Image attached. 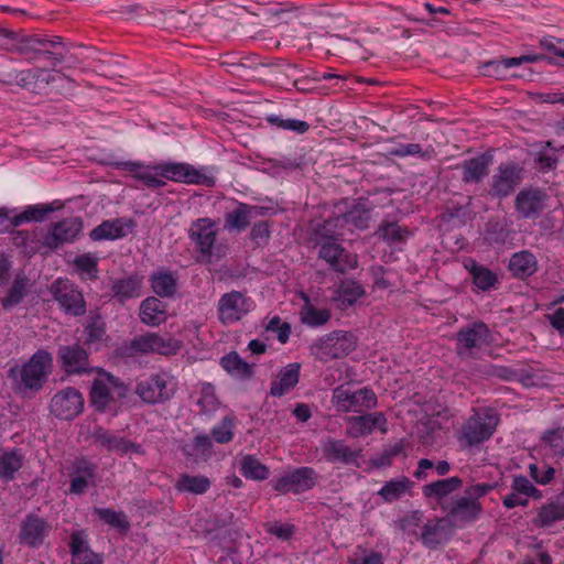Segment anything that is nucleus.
I'll use <instances>...</instances> for the list:
<instances>
[{"instance_id": "10", "label": "nucleus", "mask_w": 564, "mask_h": 564, "mask_svg": "<svg viewBox=\"0 0 564 564\" xmlns=\"http://www.w3.org/2000/svg\"><path fill=\"white\" fill-rule=\"evenodd\" d=\"M332 403L339 412L361 413L377 405V395L369 388L351 391L339 386L333 390Z\"/></svg>"}, {"instance_id": "33", "label": "nucleus", "mask_w": 564, "mask_h": 564, "mask_svg": "<svg viewBox=\"0 0 564 564\" xmlns=\"http://www.w3.org/2000/svg\"><path fill=\"white\" fill-rule=\"evenodd\" d=\"M562 520H564V494L543 505L533 523L539 528H547Z\"/></svg>"}, {"instance_id": "53", "label": "nucleus", "mask_w": 564, "mask_h": 564, "mask_svg": "<svg viewBox=\"0 0 564 564\" xmlns=\"http://www.w3.org/2000/svg\"><path fill=\"white\" fill-rule=\"evenodd\" d=\"M196 404L204 413H213L218 409L219 401L215 392V387L212 383L205 382L200 386Z\"/></svg>"}, {"instance_id": "27", "label": "nucleus", "mask_w": 564, "mask_h": 564, "mask_svg": "<svg viewBox=\"0 0 564 564\" xmlns=\"http://www.w3.org/2000/svg\"><path fill=\"white\" fill-rule=\"evenodd\" d=\"M323 455L329 463L355 464L360 457V451H354L341 440L328 438L323 443Z\"/></svg>"}, {"instance_id": "51", "label": "nucleus", "mask_w": 564, "mask_h": 564, "mask_svg": "<svg viewBox=\"0 0 564 564\" xmlns=\"http://www.w3.org/2000/svg\"><path fill=\"white\" fill-rule=\"evenodd\" d=\"M336 221L340 223V227L350 225L358 229H365L368 227L369 214L361 207H354L350 210L337 215Z\"/></svg>"}, {"instance_id": "49", "label": "nucleus", "mask_w": 564, "mask_h": 564, "mask_svg": "<svg viewBox=\"0 0 564 564\" xmlns=\"http://www.w3.org/2000/svg\"><path fill=\"white\" fill-rule=\"evenodd\" d=\"M73 264L83 279H98V258L95 254H80L73 260Z\"/></svg>"}, {"instance_id": "36", "label": "nucleus", "mask_w": 564, "mask_h": 564, "mask_svg": "<svg viewBox=\"0 0 564 564\" xmlns=\"http://www.w3.org/2000/svg\"><path fill=\"white\" fill-rule=\"evenodd\" d=\"M304 305L300 311V321L302 324L317 328L326 325L332 318L329 308H318L311 303L310 296L304 292L301 293Z\"/></svg>"}, {"instance_id": "20", "label": "nucleus", "mask_w": 564, "mask_h": 564, "mask_svg": "<svg viewBox=\"0 0 564 564\" xmlns=\"http://www.w3.org/2000/svg\"><path fill=\"white\" fill-rule=\"evenodd\" d=\"M521 169L514 164H500L491 178L490 195L507 197L521 181Z\"/></svg>"}, {"instance_id": "34", "label": "nucleus", "mask_w": 564, "mask_h": 564, "mask_svg": "<svg viewBox=\"0 0 564 564\" xmlns=\"http://www.w3.org/2000/svg\"><path fill=\"white\" fill-rule=\"evenodd\" d=\"M508 269L514 278H529L538 271L536 257L529 250L516 252L510 257Z\"/></svg>"}, {"instance_id": "28", "label": "nucleus", "mask_w": 564, "mask_h": 564, "mask_svg": "<svg viewBox=\"0 0 564 564\" xmlns=\"http://www.w3.org/2000/svg\"><path fill=\"white\" fill-rule=\"evenodd\" d=\"M300 369L301 366L297 362H292L283 367L279 371L276 379L270 384V394L280 398L289 393L299 383Z\"/></svg>"}, {"instance_id": "38", "label": "nucleus", "mask_w": 564, "mask_h": 564, "mask_svg": "<svg viewBox=\"0 0 564 564\" xmlns=\"http://www.w3.org/2000/svg\"><path fill=\"white\" fill-rule=\"evenodd\" d=\"M462 486L463 480L458 476H453L424 485L422 491L426 498H435L441 500L458 490Z\"/></svg>"}, {"instance_id": "15", "label": "nucleus", "mask_w": 564, "mask_h": 564, "mask_svg": "<svg viewBox=\"0 0 564 564\" xmlns=\"http://www.w3.org/2000/svg\"><path fill=\"white\" fill-rule=\"evenodd\" d=\"M319 246L318 257L323 259L332 270L345 273L357 267V257L348 252L340 243L333 240L321 241L317 240Z\"/></svg>"}, {"instance_id": "6", "label": "nucleus", "mask_w": 564, "mask_h": 564, "mask_svg": "<svg viewBox=\"0 0 564 564\" xmlns=\"http://www.w3.org/2000/svg\"><path fill=\"white\" fill-rule=\"evenodd\" d=\"M177 390L176 379L167 371L160 370L138 381L135 393L149 404L164 403L173 398Z\"/></svg>"}, {"instance_id": "23", "label": "nucleus", "mask_w": 564, "mask_h": 564, "mask_svg": "<svg viewBox=\"0 0 564 564\" xmlns=\"http://www.w3.org/2000/svg\"><path fill=\"white\" fill-rule=\"evenodd\" d=\"M375 430L387 433V419L383 413L375 412L348 419L347 434L358 438L371 434Z\"/></svg>"}, {"instance_id": "56", "label": "nucleus", "mask_w": 564, "mask_h": 564, "mask_svg": "<svg viewBox=\"0 0 564 564\" xmlns=\"http://www.w3.org/2000/svg\"><path fill=\"white\" fill-rule=\"evenodd\" d=\"M234 429L235 419L232 416H225L212 429L210 434L217 443L226 444L234 438Z\"/></svg>"}, {"instance_id": "2", "label": "nucleus", "mask_w": 564, "mask_h": 564, "mask_svg": "<svg viewBox=\"0 0 564 564\" xmlns=\"http://www.w3.org/2000/svg\"><path fill=\"white\" fill-rule=\"evenodd\" d=\"M53 357L44 349H39L20 368L10 369V377L19 392L34 393L40 391L52 371Z\"/></svg>"}, {"instance_id": "45", "label": "nucleus", "mask_w": 564, "mask_h": 564, "mask_svg": "<svg viewBox=\"0 0 564 564\" xmlns=\"http://www.w3.org/2000/svg\"><path fill=\"white\" fill-rule=\"evenodd\" d=\"M240 471L243 477L252 480H264L269 477V468L252 455L241 458Z\"/></svg>"}, {"instance_id": "16", "label": "nucleus", "mask_w": 564, "mask_h": 564, "mask_svg": "<svg viewBox=\"0 0 564 564\" xmlns=\"http://www.w3.org/2000/svg\"><path fill=\"white\" fill-rule=\"evenodd\" d=\"M83 394L73 387L57 392L50 404L51 413L61 420H73L83 412Z\"/></svg>"}, {"instance_id": "43", "label": "nucleus", "mask_w": 564, "mask_h": 564, "mask_svg": "<svg viewBox=\"0 0 564 564\" xmlns=\"http://www.w3.org/2000/svg\"><path fill=\"white\" fill-rule=\"evenodd\" d=\"M29 289V279L24 274H18L8 290L4 297L0 299V304L4 310H10L20 304L26 295Z\"/></svg>"}, {"instance_id": "19", "label": "nucleus", "mask_w": 564, "mask_h": 564, "mask_svg": "<svg viewBox=\"0 0 564 564\" xmlns=\"http://www.w3.org/2000/svg\"><path fill=\"white\" fill-rule=\"evenodd\" d=\"M547 198L549 196L544 191L521 189L514 200L516 210L521 218H536L544 210Z\"/></svg>"}, {"instance_id": "52", "label": "nucleus", "mask_w": 564, "mask_h": 564, "mask_svg": "<svg viewBox=\"0 0 564 564\" xmlns=\"http://www.w3.org/2000/svg\"><path fill=\"white\" fill-rule=\"evenodd\" d=\"M213 443L207 434H200L193 438L192 443L186 445L184 453L195 458H207L212 455Z\"/></svg>"}, {"instance_id": "42", "label": "nucleus", "mask_w": 564, "mask_h": 564, "mask_svg": "<svg viewBox=\"0 0 564 564\" xmlns=\"http://www.w3.org/2000/svg\"><path fill=\"white\" fill-rule=\"evenodd\" d=\"M210 488V480L206 476L182 474L175 482V489L180 492L203 495Z\"/></svg>"}, {"instance_id": "47", "label": "nucleus", "mask_w": 564, "mask_h": 564, "mask_svg": "<svg viewBox=\"0 0 564 564\" xmlns=\"http://www.w3.org/2000/svg\"><path fill=\"white\" fill-rule=\"evenodd\" d=\"M378 234L390 245L402 243L410 237V231L406 227H402L397 223L387 221L380 225Z\"/></svg>"}, {"instance_id": "44", "label": "nucleus", "mask_w": 564, "mask_h": 564, "mask_svg": "<svg viewBox=\"0 0 564 564\" xmlns=\"http://www.w3.org/2000/svg\"><path fill=\"white\" fill-rule=\"evenodd\" d=\"M421 540L429 549H436L445 541L443 520L429 521L422 528Z\"/></svg>"}, {"instance_id": "50", "label": "nucleus", "mask_w": 564, "mask_h": 564, "mask_svg": "<svg viewBox=\"0 0 564 564\" xmlns=\"http://www.w3.org/2000/svg\"><path fill=\"white\" fill-rule=\"evenodd\" d=\"M17 78L20 86L30 90H35L36 84L39 82L48 84L51 80H53V75L46 69L34 68L22 70Z\"/></svg>"}, {"instance_id": "41", "label": "nucleus", "mask_w": 564, "mask_h": 564, "mask_svg": "<svg viewBox=\"0 0 564 564\" xmlns=\"http://www.w3.org/2000/svg\"><path fill=\"white\" fill-rule=\"evenodd\" d=\"M24 456L19 448L0 454V478L12 480L15 473L22 467Z\"/></svg>"}, {"instance_id": "17", "label": "nucleus", "mask_w": 564, "mask_h": 564, "mask_svg": "<svg viewBox=\"0 0 564 564\" xmlns=\"http://www.w3.org/2000/svg\"><path fill=\"white\" fill-rule=\"evenodd\" d=\"M83 224L78 218H65L51 226L50 231L43 237L42 245L51 250L59 246L73 242L82 231Z\"/></svg>"}, {"instance_id": "29", "label": "nucleus", "mask_w": 564, "mask_h": 564, "mask_svg": "<svg viewBox=\"0 0 564 564\" xmlns=\"http://www.w3.org/2000/svg\"><path fill=\"white\" fill-rule=\"evenodd\" d=\"M366 295L364 286L351 279L343 280L334 292L333 302L337 303L338 307L346 310L355 305L359 299Z\"/></svg>"}, {"instance_id": "40", "label": "nucleus", "mask_w": 564, "mask_h": 564, "mask_svg": "<svg viewBox=\"0 0 564 564\" xmlns=\"http://www.w3.org/2000/svg\"><path fill=\"white\" fill-rule=\"evenodd\" d=\"M412 486L413 481L408 477L402 476L400 478L387 481L378 491V495L384 502L390 503L403 497L408 491L411 490Z\"/></svg>"}, {"instance_id": "11", "label": "nucleus", "mask_w": 564, "mask_h": 564, "mask_svg": "<svg viewBox=\"0 0 564 564\" xmlns=\"http://www.w3.org/2000/svg\"><path fill=\"white\" fill-rule=\"evenodd\" d=\"M182 348V341L169 334L145 333L135 336L131 341L129 349L133 354L150 355L159 354L163 356H174Z\"/></svg>"}, {"instance_id": "37", "label": "nucleus", "mask_w": 564, "mask_h": 564, "mask_svg": "<svg viewBox=\"0 0 564 564\" xmlns=\"http://www.w3.org/2000/svg\"><path fill=\"white\" fill-rule=\"evenodd\" d=\"M150 282L153 292L160 297H172L177 291V278L167 270L153 272Z\"/></svg>"}, {"instance_id": "14", "label": "nucleus", "mask_w": 564, "mask_h": 564, "mask_svg": "<svg viewBox=\"0 0 564 564\" xmlns=\"http://www.w3.org/2000/svg\"><path fill=\"white\" fill-rule=\"evenodd\" d=\"M50 292L65 314L77 317L86 313V301L82 291L68 279L55 280Z\"/></svg>"}, {"instance_id": "59", "label": "nucleus", "mask_w": 564, "mask_h": 564, "mask_svg": "<svg viewBox=\"0 0 564 564\" xmlns=\"http://www.w3.org/2000/svg\"><path fill=\"white\" fill-rule=\"evenodd\" d=\"M341 228L340 223L336 221V216L325 220L322 225H318L314 230V240L317 243V240H333L337 241V235H339L335 229Z\"/></svg>"}, {"instance_id": "60", "label": "nucleus", "mask_w": 564, "mask_h": 564, "mask_svg": "<svg viewBox=\"0 0 564 564\" xmlns=\"http://www.w3.org/2000/svg\"><path fill=\"white\" fill-rule=\"evenodd\" d=\"M542 440L553 449L554 455L564 456V429L546 431Z\"/></svg>"}, {"instance_id": "8", "label": "nucleus", "mask_w": 564, "mask_h": 564, "mask_svg": "<svg viewBox=\"0 0 564 564\" xmlns=\"http://www.w3.org/2000/svg\"><path fill=\"white\" fill-rule=\"evenodd\" d=\"M188 238L198 251L199 258L205 263H212L216 252L218 235L217 223L208 217L197 218L191 223L187 230Z\"/></svg>"}, {"instance_id": "48", "label": "nucleus", "mask_w": 564, "mask_h": 564, "mask_svg": "<svg viewBox=\"0 0 564 564\" xmlns=\"http://www.w3.org/2000/svg\"><path fill=\"white\" fill-rule=\"evenodd\" d=\"M40 230H15L12 231V243L23 248L25 252H36L40 248Z\"/></svg>"}, {"instance_id": "35", "label": "nucleus", "mask_w": 564, "mask_h": 564, "mask_svg": "<svg viewBox=\"0 0 564 564\" xmlns=\"http://www.w3.org/2000/svg\"><path fill=\"white\" fill-rule=\"evenodd\" d=\"M139 316L145 325L159 326L166 321V304L158 297H147L141 302Z\"/></svg>"}, {"instance_id": "58", "label": "nucleus", "mask_w": 564, "mask_h": 564, "mask_svg": "<svg viewBox=\"0 0 564 564\" xmlns=\"http://www.w3.org/2000/svg\"><path fill=\"white\" fill-rule=\"evenodd\" d=\"M511 490L535 500L542 498L541 490H539L525 476L522 475L513 477Z\"/></svg>"}, {"instance_id": "12", "label": "nucleus", "mask_w": 564, "mask_h": 564, "mask_svg": "<svg viewBox=\"0 0 564 564\" xmlns=\"http://www.w3.org/2000/svg\"><path fill=\"white\" fill-rule=\"evenodd\" d=\"M490 332L482 322L463 327L456 334V352L462 359L476 358L479 350L489 344Z\"/></svg>"}, {"instance_id": "4", "label": "nucleus", "mask_w": 564, "mask_h": 564, "mask_svg": "<svg viewBox=\"0 0 564 564\" xmlns=\"http://www.w3.org/2000/svg\"><path fill=\"white\" fill-rule=\"evenodd\" d=\"M495 485L491 484H476L465 489V496L458 498L448 510L447 517L451 521L464 525L477 521L484 508L480 498L488 495Z\"/></svg>"}, {"instance_id": "3", "label": "nucleus", "mask_w": 564, "mask_h": 564, "mask_svg": "<svg viewBox=\"0 0 564 564\" xmlns=\"http://www.w3.org/2000/svg\"><path fill=\"white\" fill-rule=\"evenodd\" d=\"M499 421L498 413L491 408L473 410V414L456 433V440L460 448L464 451L471 449L490 440Z\"/></svg>"}, {"instance_id": "61", "label": "nucleus", "mask_w": 564, "mask_h": 564, "mask_svg": "<svg viewBox=\"0 0 564 564\" xmlns=\"http://www.w3.org/2000/svg\"><path fill=\"white\" fill-rule=\"evenodd\" d=\"M530 476L540 485L549 484L555 475V469L551 466L543 465L540 467L536 464L529 466Z\"/></svg>"}, {"instance_id": "5", "label": "nucleus", "mask_w": 564, "mask_h": 564, "mask_svg": "<svg viewBox=\"0 0 564 564\" xmlns=\"http://www.w3.org/2000/svg\"><path fill=\"white\" fill-rule=\"evenodd\" d=\"M128 392V387L119 378L98 368L91 382L89 399L97 411L104 412L112 403L124 399Z\"/></svg>"}, {"instance_id": "54", "label": "nucleus", "mask_w": 564, "mask_h": 564, "mask_svg": "<svg viewBox=\"0 0 564 564\" xmlns=\"http://www.w3.org/2000/svg\"><path fill=\"white\" fill-rule=\"evenodd\" d=\"M249 225L246 203H239L235 210L225 215V227L229 230L243 231Z\"/></svg>"}, {"instance_id": "64", "label": "nucleus", "mask_w": 564, "mask_h": 564, "mask_svg": "<svg viewBox=\"0 0 564 564\" xmlns=\"http://www.w3.org/2000/svg\"><path fill=\"white\" fill-rule=\"evenodd\" d=\"M85 334H86V343L88 345H94V344H97V343H100L104 340L106 330H105L104 325L100 322L94 321L86 326Z\"/></svg>"}, {"instance_id": "39", "label": "nucleus", "mask_w": 564, "mask_h": 564, "mask_svg": "<svg viewBox=\"0 0 564 564\" xmlns=\"http://www.w3.org/2000/svg\"><path fill=\"white\" fill-rule=\"evenodd\" d=\"M69 546L73 564H102V558L89 550L77 534L72 535Z\"/></svg>"}, {"instance_id": "21", "label": "nucleus", "mask_w": 564, "mask_h": 564, "mask_svg": "<svg viewBox=\"0 0 564 564\" xmlns=\"http://www.w3.org/2000/svg\"><path fill=\"white\" fill-rule=\"evenodd\" d=\"M51 531L50 524L36 514H28L21 523L19 539L22 544L39 547Z\"/></svg>"}, {"instance_id": "9", "label": "nucleus", "mask_w": 564, "mask_h": 564, "mask_svg": "<svg viewBox=\"0 0 564 564\" xmlns=\"http://www.w3.org/2000/svg\"><path fill=\"white\" fill-rule=\"evenodd\" d=\"M319 479L317 471L308 466L295 467L274 477L272 488L282 494L300 495L313 489Z\"/></svg>"}, {"instance_id": "13", "label": "nucleus", "mask_w": 564, "mask_h": 564, "mask_svg": "<svg viewBox=\"0 0 564 564\" xmlns=\"http://www.w3.org/2000/svg\"><path fill=\"white\" fill-rule=\"evenodd\" d=\"M254 308V302L240 291H230L220 296L217 304L218 321L232 325L241 321Z\"/></svg>"}, {"instance_id": "46", "label": "nucleus", "mask_w": 564, "mask_h": 564, "mask_svg": "<svg viewBox=\"0 0 564 564\" xmlns=\"http://www.w3.org/2000/svg\"><path fill=\"white\" fill-rule=\"evenodd\" d=\"M221 367L231 376L246 379L251 376V367L237 352H230L220 359Z\"/></svg>"}, {"instance_id": "1", "label": "nucleus", "mask_w": 564, "mask_h": 564, "mask_svg": "<svg viewBox=\"0 0 564 564\" xmlns=\"http://www.w3.org/2000/svg\"><path fill=\"white\" fill-rule=\"evenodd\" d=\"M113 166L118 170L133 173L134 178L141 181L150 188L163 187L165 185L163 178L207 187H213L216 184L214 167L203 166L197 169L184 162H167L154 166H145L140 162L121 161L113 163Z\"/></svg>"}, {"instance_id": "26", "label": "nucleus", "mask_w": 564, "mask_h": 564, "mask_svg": "<svg viewBox=\"0 0 564 564\" xmlns=\"http://www.w3.org/2000/svg\"><path fill=\"white\" fill-rule=\"evenodd\" d=\"M61 207L62 204L58 200L51 204L29 205L22 213L11 218L9 217V227L15 228L31 221L42 223L45 220L48 214L59 209Z\"/></svg>"}, {"instance_id": "63", "label": "nucleus", "mask_w": 564, "mask_h": 564, "mask_svg": "<svg viewBox=\"0 0 564 564\" xmlns=\"http://www.w3.org/2000/svg\"><path fill=\"white\" fill-rule=\"evenodd\" d=\"M535 163L540 171H551L557 164V155L553 149H545L536 154Z\"/></svg>"}, {"instance_id": "7", "label": "nucleus", "mask_w": 564, "mask_h": 564, "mask_svg": "<svg viewBox=\"0 0 564 564\" xmlns=\"http://www.w3.org/2000/svg\"><path fill=\"white\" fill-rule=\"evenodd\" d=\"M357 345V339L350 332L334 330L324 335L311 347V354L321 361L341 358L350 354Z\"/></svg>"}, {"instance_id": "18", "label": "nucleus", "mask_w": 564, "mask_h": 564, "mask_svg": "<svg viewBox=\"0 0 564 564\" xmlns=\"http://www.w3.org/2000/svg\"><path fill=\"white\" fill-rule=\"evenodd\" d=\"M69 478V492L83 495L96 485L97 465L85 457L76 458L70 466Z\"/></svg>"}, {"instance_id": "31", "label": "nucleus", "mask_w": 564, "mask_h": 564, "mask_svg": "<svg viewBox=\"0 0 564 564\" xmlns=\"http://www.w3.org/2000/svg\"><path fill=\"white\" fill-rule=\"evenodd\" d=\"M491 161V156L487 154L465 160L460 164L463 182L467 184L481 182L488 175Z\"/></svg>"}, {"instance_id": "57", "label": "nucleus", "mask_w": 564, "mask_h": 564, "mask_svg": "<svg viewBox=\"0 0 564 564\" xmlns=\"http://www.w3.org/2000/svg\"><path fill=\"white\" fill-rule=\"evenodd\" d=\"M267 121L272 126L283 130H291L300 134L305 133L310 129V124L306 121L297 119H283L276 115L269 116Z\"/></svg>"}, {"instance_id": "30", "label": "nucleus", "mask_w": 564, "mask_h": 564, "mask_svg": "<svg viewBox=\"0 0 564 564\" xmlns=\"http://www.w3.org/2000/svg\"><path fill=\"white\" fill-rule=\"evenodd\" d=\"M464 267L471 275L473 283L479 291L487 292L497 288L499 282L498 275L489 268L479 264L471 258L464 261Z\"/></svg>"}, {"instance_id": "24", "label": "nucleus", "mask_w": 564, "mask_h": 564, "mask_svg": "<svg viewBox=\"0 0 564 564\" xmlns=\"http://www.w3.org/2000/svg\"><path fill=\"white\" fill-rule=\"evenodd\" d=\"M93 437L96 443L108 452L116 453L118 455H127L130 453L142 454V449L139 444L132 443L104 427H97L93 433Z\"/></svg>"}, {"instance_id": "25", "label": "nucleus", "mask_w": 564, "mask_h": 564, "mask_svg": "<svg viewBox=\"0 0 564 564\" xmlns=\"http://www.w3.org/2000/svg\"><path fill=\"white\" fill-rule=\"evenodd\" d=\"M143 275L133 272L127 276L116 279L111 284L113 297L121 304L131 299L141 296Z\"/></svg>"}, {"instance_id": "55", "label": "nucleus", "mask_w": 564, "mask_h": 564, "mask_svg": "<svg viewBox=\"0 0 564 564\" xmlns=\"http://www.w3.org/2000/svg\"><path fill=\"white\" fill-rule=\"evenodd\" d=\"M94 512L100 520L113 528L120 530H127L129 528V521L121 511L117 512L110 508H95Z\"/></svg>"}, {"instance_id": "32", "label": "nucleus", "mask_w": 564, "mask_h": 564, "mask_svg": "<svg viewBox=\"0 0 564 564\" xmlns=\"http://www.w3.org/2000/svg\"><path fill=\"white\" fill-rule=\"evenodd\" d=\"M130 224L131 220L127 221L123 218L104 220L90 231L89 237L93 241L120 239L127 236V227Z\"/></svg>"}, {"instance_id": "62", "label": "nucleus", "mask_w": 564, "mask_h": 564, "mask_svg": "<svg viewBox=\"0 0 564 564\" xmlns=\"http://www.w3.org/2000/svg\"><path fill=\"white\" fill-rule=\"evenodd\" d=\"M267 330L276 333L278 340L285 344L291 334V326L288 323H282L279 316H274L269 321Z\"/></svg>"}, {"instance_id": "22", "label": "nucleus", "mask_w": 564, "mask_h": 564, "mask_svg": "<svg viewBox=\"0 0 564 564\" xmlns=\"http://www.w3.org/2000/svg\"><path fill=\"white\" fill-rule=\"evenodd\" d=\"M62 369L68 375L87 372L88 352L79 345L61 346L57 352Z\"/></svg>"}]
</instances>
